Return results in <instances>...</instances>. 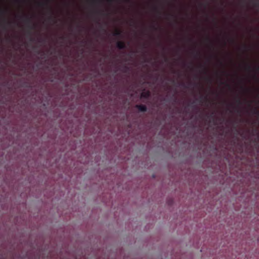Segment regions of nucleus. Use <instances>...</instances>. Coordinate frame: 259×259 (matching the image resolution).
I'll return each instance as SVG.
<instances>
[{
  "label": "nucleus",
  "instance_id": "25",
  "mask_svg": "<svg viewBox=\"0 0 259 259\" xmlns=\"http://www.w3.org/2000/svg\"><path fill=\"white\" fill-rule=\"evenodd\" d=\"M152 28L154 30H157V27H156L155 26H152Z\"/></svg>",
  "mask_w": 259,
  "mask_h": 259
},
{
  "label": "nucleus",
  "instance_id": "18",
  "mask_svg": "<svg viewBox=\"0 0 259 259\" xmlns=\"http://www.w3.org/2000/svg\"><path fill=\"white\" fill-rule=\"evenodd\" d=\"M4 22L5 23V22H7V24H8L9 25H10V24L12 23H11V22H10V21H6V19H4Z\"/></svg>",
  "mask_w": 259,
  "mask_h": 259
},
{
  "label": "nucleus",
  "instance_id": "29",
  "mask_svg": "<svg viewBox=\"0 0 259 259\" xmlns=\"http://www.w3.org/2000/svg\"><path fill=\"white\" fill-rule=\"evenodd\" d=\"M125 2H127V3H128V2H130V1L129 0H126Z\"/></svg>",
  "mask_w": 259,
  "mask_h": 259
},
{
  "label": "nucleus",
  "instance_id": "2",
  "mask_svg": "<svg viewBox=\"0 0 259 259\" xmlns=\"http://www.w3.org/2000/svg\"><path fill=\"white\" fill-rule=\"evenodd\" d=\"M135 107L137 108L140 112H145L147 110V107L144 105H136Z\"/></svg>",
  "mask_w": 259,
  "mask_h": 259
},
{
  "label": "nucleus",
  "instance_id": "30",
  "mask_svg": "<svg viewBox=\"0 0 259 259\" xmlns=\"http://www.w3.org/2000/svg\"><path fill=\"white\" fill-rule=\"evenodd\" d=\"M3 27H4V29H6V26H5L4 25Z\"/></svg>",
  "mask_w": 259,
  "mask_h": 259
},
{
  "label": "nucleus",
  "instance_id": "4",
  "mask_svg": "<svg viewBox=\"0 0 259 259\" xmlns=\"http://www.w3.org/2000/svg\"><path fill=\"white\" fill-rule=\"evenodd\" d=\"M122 31L120 30L116 29L113 33V35L116 37H121L122 36Z\"/></svg>",
  "mask_w": 259,
  "mask_h": 259
},
{
  "label": "nucleus",
  "instance_id": "5",
  "mask_svg": "<svg viewBox=\"0 0 259 259\" xmlns=\"http://www.w3.org/2000/svg\"><path fill=\"white\" fill-rule=\"evenodd\" d=\"M150 95V93L149 91L146 92H142L141 94V97L147 99L149 97Z\"/></svg>",
  "mask_w": 259,
  "mask_h": 259
},
{
  "label": "nucleus",
  "instance_id": "7",
  "mask_svg": "<svg viewBox=\"0 0 259 259\" xmlns=\"http://www.w3.org/2000/svg\"><path fill=\"white\" fill-rule=\"evenodd\" d=\"M90 3H91L92 4H101L103 3V1L102 0H96V1H91L90 2Z\"/></svg>",
  "mask_w": 259,
  "mask_h": 259
},
{
  "label": "nucleus",
  "instance_id": "8",
  "mask_svg": "<svg viewBox=\"0 0 259 259\" xmlns=\"http://www.w3.org/2000/svg\"><path fill=\"white\" fill-rule=\"evenodd\" d=\"M252 112L254 114L259 115V111H258L256 108L253 109L252 110Z\"/></svg>",
  "mask_w": 259,
  "mask_h": 259
},
{
  "label": "nucleus",
  "instance_id": "26",
  "mask_svg": "<svg viewBox=\"0 0 259 259\" xmlns=\"http://www.w3.org/2000/svg\"><path fill=\"white\" fill-rule=\"evenodd\" d=\"M113 0H108V2L109 3H112L113 2Z\"/></svg>",
  "mask_w": 259,
  "mask_h": 259
},
{
  "label": "nucleus",
  "instance_id": "31",
  "mask_svg": "<svg viewBox=\"0 0 259 259\" xmlns=\"http://www.w3.org/2000/svg\"><path fill=\"white\" fill-rule=\"evenodd\" d=\"M181 85H183V86H184V83H182Z\"/></svg>",
  "mask_w": 259,
  "mask_h": 259
},
{
  "label": "nucleus",
  "instance_id": "13",
  "mask_svg": "<svg viewBox=\"0 0 259 259\" xmlns=\"http://www.w3.org/2000/svg\"><path fill=\"white\" fill-rule=\"evenodd\" d=\"M246 68V70H247L248 71H250L252 70L251 66L249 65H247Z\"/></svg>",
  "mask_w": 259,
  "mask_h": 259
},
{
  "label": "nucleus",
  "instance_id": "32",
  "mask_svg": "<svg viewBox=\"0 0 259 259\" xmlns=\"http://www.w3.org/2000/svg\"><path fill=\"white\" fill-rule=\"evenodd\" d=\"M221 83L222 84H224V83H225V82H222Z\"/></svg>",
  "mask_w": 259,
  "mask_h": 259
},
{
  "label": "nucleus",
  "instance_id": "10",
  "mask_svg": "<svg viewBox=\"0 0 259 259\" xmlns=\"http://www.w3.org/2000/svg\"><path fill=\"white\" fill-rule=\"evenodd\" d=\"M7 12L6 10L2 9L0 8V13L2 15H4Z\"/></svg>",
  "mask_w": 259,
  "mask_h": 259
},
{
  "label": "nucleus",
  "instance_id": "27",
  "mask_svg": "<svg viewBox=\"0 0 259 259\" xmlns=\"http://www.w3.org/2000/svg\"><path fill=\"white\" fill-rule=\"evenodd\" d=\"M164 60L165 62H167L168 61V59L166 57H165Z\"/></svg>",
  "mask_w": 259,
  "mask_h": 259
},
{
  "label": "nucleus",
  "instance_id": "12",
  "mask_svg": "<svg viewBox=\"0 0 259 259\" xmlns=\"http://www.w3.org/2000/svg\"><path fill=\"white\" fill-rule=\"evenodd\" d=\"M28 28H29L30 29L32 30V29H34V28H35V25L34 24H33V25H29L28 26Z\"/></svg>",
  "mask_w": 259,
  "mask_h": 259
},
{
  "label": "nucleus",
  "instance_id": "23",
  "mask_svg": "<svg viewBox=\"0 0 259 259\" xmlns=\"http://www.w3.org/2000/svg\"><path fill=\"white\" fill-rule=\"evenodd\" d=\"M207 79V80H208L210 82H211V78H210L208 77Z\"/></svg>",
  "mask_w": 259,
  "mask_h": 259
},
{
  "label": "nucleus",
  "instance_id": "11",
  "mask_svg": "<svg viewBox=\"0 0 259 259\" xmlns=\"http://www.w3.org/2000/svg\"><path fill=\"white\" fill-rule=\"evenodd\" d=\"M236 103H237V104L238 105H241L242 104V101H241L240 99V98H237L236 100Z\"/></svg>",
  "mask_w": 259,
  "mask_h": 259
},
{
  "label": "nucleus",
  "instance_id": "24",
  "mask_svg": "<svg viewBox=\"0 0 259 259\" xmlns=\"http://www.w3.org/2000/svg\"><path fill=\"white\" fill-rule=\"evenodd\" d=\"M226 86H227V87H228L229 88H231V87H230V84H228V83H226Z\"/></svg>",
  "mask_w": 259,
  "mask_h": 259
},
{
  "label": "nucleus",
  "instance_id": "22",
  "mask_svg": "<svg viewBox=\"0 0 259 259\" xmlns=\"http://www.w3.org/2000/svg\"><path fill=\"white\" fill-rule=\"evenodd\" d=\"M98 12L100 13L101 15H104V13L102 11H98Z\"/></svg>",
  "mask_w": 259,
  "mask_h": 259
},
{
  "label": "nucleus",
  "instance_id": "14",
  "mask_svg": "<svg viewBox=\"0 0 259 259\" xmlns=\"http://www.w3.org/2000/svg\"><path fill=\"white\" fill-rule=\"evenodd\" d=\"M254 6L255 7H259V1L258 0H256V2L254 3Z\"/></svg>",
  "mask_w": 259,
  "mask_h": 259
},
{
  "label": "nucleus",
  "instance_id": "16",
  "mask_svg": "<svg viewBox=\"0 0 259 259\" xmlns=\"http://www.w3.org/2000/svg\"><path fill=\"white\" fill-rule=\"evenodd\" d=\"M200 98L201 100L202 99H205V100H206V101L207 100V96L203 97V96H201L200 97Z\"/></svg>",
  "mask_w": 259,
  "mask_h": 259
},
{
  "label": "nucleus",
  "instance_id": "9",
  "mask_svg": "<svg viewBox=\"0 0 259 259\" xmlns=\"http://www.w3.org/2000/svg\"><path fill=\"white\" fill-rule=\"evenodd\" d=\"M200 68H202L203 72L206 74L207 73V69L206 67L204 65H201L200 66Z\"/></svg>",
  "mask_w": 259,
  "mask_h": 259
},
{
  "label": "nucleus",
  "instance_id": "19",
  "mask_svg": "<svg viewBox=\"0 0 259 259\" xmlns=\"http://www.w3.org/2000/svg\"><path fill=\"white\" fill-rule=\"evenodd\" d=\"M199 55H200V53H199V52H195V56H196V57H197V56H199Z\"/></svg>",
  "mask_w": 259,
  "mask_h": 259
},
{
  "label": "nucleus",
  "instance_id": "1",
  "mask_svg": "<svg viewBox=\"0 0 259 259\" xmlns=\"http://www.w3.org/2000/svg\"><path fill=\"white\" fill-rule=\"evenodd\" d=\"M20 18L24 21V22L28 24H30L32 22L31 17H28L27 15H23L20 16Z\"/></svg>",
  "mask_w": 259,
  "mask_h": 259
},
{
  "label": "nucleus",
  "instance_id": "6",
  "mask_svg": "<svg viewBox=\"0 0 259 259\" xmlns=\"http://www.w3.org/2000/svg\"><path fill=\"white\" fill-rule=\"evenodd\" d=\"M50 1V0H48V1L46 2L39 3V6H47L48 7L49 10L50 11H52L51 8L49 6V3Z\"/></svg>",
  "mask_w": 259,
  "mask_h": 259
},
{
  "label": "nucleus",
  "instance_id": "17",
  "mask_svg": "<svg viewBox=\"0 0 259 259\" xmlns=\"http://www.w3.org/2000/svg\"><path fill=\"white\" fill-rule=\"evenodd\" d=\"M128 70V68L127 66H124L123 71L124 72H126Z\"/></svg>",
  "mask_w": 259,
  "mask_h": 259
},
{
  "label": "nucleus",
  "instance_id": "28",
  "mask_svg": "<svg viewBox=\"0 0 259 259\" xmlns=\"http://www.w3.org/2000/svg\"><path fill=\"white\" fill-rule=\"evenodd\" d=\"M206 39H207V40H208V41H210V39H209V37H207V38H206Z\"/></svg>",
  "mask_w": 259,
  "mask_h": 259
},
{
  "label": "nucleus",
  "instance_id": "21",
  "mask_svg": "<svg viewBox=\"0 0 259 259\" xmlns=\"http://www.w3.org/2000/svg\"><path fill=\"white\" fill-rule=\"evenodd\" d=\"M254 70H255V71H259V66L255 67V68H254Z\"/></svg>",
  "mask_w": 259,
  "mask_h": 259
},
{
  "label": "nucleus",
  "instance_id": "15",
  "mask_svg": "<svg viewBox=\"0 0 259 259\" xmlns=\"http://www.w3.org/2000/svg\"><path fill=\"white\" fill-rule=\"evenodd\" d=\"M154 10L157 12L159 14H160V12L158 10L157 8L156 7H154Z\"/></svg>",
  "mask_w": 259,
  "mask_h": 259
},
{
  "label": "nucleus",
  "instance_id": "3",
  "mask_svg": "<svg viewBox=\"0 0 259 259\" xmlns=\"http://www.w3.org/2000/svg\"><path fill=\"white\" fill-rule=\"evenodd\" d=\"M116 47L120 50H122L125 49L126 46L124 42L122 41H118L116 43Z\"/></svg>",
  "mask_w": 259,
  "mask_h": 259
},
{
  "label": "nucleus",
  "instance_id": "20",
  "mask_svg": "<svg viewBox=\"0 0 259 259\" xmlns=\"http://www.w3.org/2000/svg\"><path fill=\"white\" fill-rule=\"evenodd\" d=\"M49 19L50 20H55L52 16H50L49 17Z\"/></svg>",
  "mask_w": 259,
  "mask_h": 259
}]
</instances>
